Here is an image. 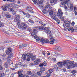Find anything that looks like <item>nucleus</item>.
Wrapping results in <instances>:
<instances>
[{
	"mask_svg": "<svg viewBox=\"0 0 77 77\" xmlns=\"http://www.w3.org/2000/svg\"><path fill=\"white\" fill-rule=\"evenodd\" d=\"M55 21L57 22L58 24H59V23H60V20L58 19V18L56 19Z\"/></svg>",
	"mask_w": 77,
	"mask_h": 77,
	"instance_id": "31",
	"label": "nucleus"
},
{
	"mask_svg": "<svg viewBox=\"0 0 77 77\" xmlns=\"http://www.w3.org/2000/svg\"><path fill=\"white\" fill-rule=\"evenodd\" d=\"M71 24L73 26H74V24H75V23L74 21H73L71 23Z\"/></svg>",
	"mask_w": 77,
	"mask_h": 77,
	"instance_id": "53",
	"label": "nucleus"
},
{
	"mask_svg": "<svg viewBox=\"0 0 77 77\" xmlns=\"http://www.w3.org/2000/svg\"><path fill=\"white\" fill-rule=\"evenodd\" d=\"M45 40L44 38H41L40 40V42L42 43L45 42Z\"/></svg>",
	"mask_w": 77,
	"mask_h": 77,
	"instance_id": "33",
	"label": "nucleus"
},
{
	"mask_svg": "<svg viewBox=\"0 0 77 77\" xmlns=\"http://www.w3.org/2000/svg\"><path fill=\"white\" fill-rule=\"evenodd\" d=\"M12 48H8V49L6 51V53L7 55H8V57H12L13 56V54L12 53Z\"/></svg>",
	"mask_w": 77,
	"mask_h": 77,
	"instance_id": "3",
	"label": "nucleus"
},
{
	"mask_svg": "<svg viewBox=\"0 0 77 77\" xmlns=\"http://www.w3.org/2000/svg\"><path fill=\"white\" fill-rule=\"evenodd\" d=\"M38 33L37 30L36 29H34L33 30V31L31 32V34L32 37L35 38H36L37 36L36 34V33Z\"/></svg>",
	"mask_w": 77,
	"mask_h": 77,
	"instance_id": "6",
	"label": "nucleus"
},
{
	"mask_svg": "<svg viewBox=\"0 0 77 77\" xmlns=\"http://www.w3.org/2000/svg\"><path fill=\"white\" fill-rule=\"evenodd\" d=\"M10 57H8L7 58V62H10L11 61V59H10Z\"/></svg>",
	"mask_w": 77,
	"mask_h": 77,
	"instance_id": "32",
	"label": "nucleus"
},
{
	"mask_svg": "<svg viewBox=\"0 0 77 77\" xmlns=\"http://www.w3.org/2000/svg\"><path fill=\"white\" fill-rule=\"evenodd\" d=\"M51 17L52 18H53V19H54V20H56V19H57V16L56 15L53 16H53H51Z\"/></svg>",
	"mask_w": 77,
	"mask_h": 77,
	"instance_id": "17",
	"label": "nucleus"
},
{
	"mask_svg": "<svg viewBox=\"0 0 77 77\" xmlns=\"http://www.w3.org/2000/svg\"><path fill=\"white\" fill-rule=\"evenodd\" d=\"M50 5H49V3L47 2V5L45 6V9H48L50 7Z\"/></svg>",
	"mask_w": 77,
	"mask_h": 77,
	"instance_id": "18",
	"label": "nucleus"
},
{
	"mask_svg": "<svg viewBox=\"0 0 77 77\" xmlns=\"http://www.w3.org/2000/svg\"><path fill=\"white\" fill-rule=\"evenodd\" d=\"M3 50H4V48H3V47H0V51L2 50L3 51Z\"/></svg>",
	"mask_w": 77,
	"mask_h": 77,
	"instance_id": "50",
	"label": "nucleus"
},
{
	"mask_svg": "<svg viewBox=\"0 0 77 77\" xmlns=\"http://www.w3.org/2000/svg\"><path fill=\"white\" fill-rule=\"evenodd\" d=\"M28 75H31V74H32V72L30 71H29L28 72Z\"/></svg>",
	"mask_w": 77,
	"mask_h": 77,
	"instance_id": "55",
	"label": "nucleus"
},
{
	"mask_svg": "<svg viewBox=\"0 0 77 77\" xmlns=\"http://www.w3.org/2000/svg\"><path fill=\"white\" fill-rule=\"evenodd\" d=\"M12 14H13V15H16L17 14V13H16V12H15V11H12Z\"/></svg>",
	"mask_w": 77,
	"mask_h": 77,
	"instance_id": "54",
	"label": "nucleus"
},
{
	"mask_svg": "<svg viewBox=\"0 0 77 77\" xmlns=\"http://www.w3.org/2000/svg\"><path fill=\"white\" fill-rule=\"evenodd\" d=\"M48 71H49V72L50 74H51L53 71V70H49Z\"/></svg>",
	"mask_w": 77,
	"mask_h": 77,
	"instance_id": "37",
	"label": "nucleus"
},
{
	"mask_svg": "<svg viewBox=\"0 0 77 77\" xmlns=\"http://www.w3.org/2000/svg\"><path fill=\"white\" fill-rule=\"evenodd\" d=\"M57 50H58L59 51H60L62 50V48H61L59 46H58V48Z\"/></svg>",
	"mask_w": 77,
	"mask_h": 77,
	"instance_id": "45",
	"label": "nucleus"
},
{
	"mask_svg": "<svg viewBox=\"0 0 77 77\" xmlns=\"http://www.w3.org/2000/svg\"><path fill=\"white\" fill-rule=\"evenodd\" d=\"M27 31H28V32H31V31L30 30V28H28L27 29Z\"/></svg>",
	"mask_w": 77,
	"mask_h": 77,
	"instance_id": "59",
	"label": "nucleus"
},
{
	"mask_svg": "<svg viewBox=\"0 0 77 77\" xmlns=\"http://www.w3.org/2000/svg\"><path fill=\"white\" fill-rule=\"evenodd\" d=\"M59 46H56L54 48V50H58V47Z\"/></svg>",
	"mask_w": 77,
	"mask_h": 77,
	"instance_id": "61",
	"label": "nucleus"
},
{
	"mask_svg": "<svg viewBox=\"0 0 77 77\" xmlns=\"http://www.w3.org/2000/svg\"><path fill=\"white\" fill-rule=\"evenodd\" d=\"M71 73L72 74H75V70H72L71 72Z\"/></svg>",
	"mask_w": 77,
	"mask_h": 77,
	"instance_id": "57",
	"label": "nucleus"
},
{
	"mask_svg": "<svg viewBox=\"0 0 77 77\" xmlns=\"http://www.w3.org/2000/svg\"><path fill=\"white\" fill-rule=\"evenodd\" d=\"M48 38L51 40V41L49 42L50 44H53L54 42V41H55L54 37L50 34L49 35Z\"/></svg>",
	"mask_w": 77,
	"mask_h": 77,
	"instance_id": "5",
	"label": "nucleus"
},
{
	"mask_svg": "<svg viewBox=\"0 0 77 77\" xmlns=\"http://www.w3.org/2000/svg\"><path fill=\"white\" fill-rule=\"evenodd\" d=\"M33 54H23L22 55L23 57V60H26V61H30V58H31V60L32 61H34L35 59H36V56H34L33 57Z\"/></svg>",
	"mask_w": 77,
	"mask_h": 77,
	"instance_id": "2",
	"label": "nucleus"
},
{
	"mask_svg": "<svg viewBox=\"0 0 77 77\" xmlns=\"http://www.w3.org/2000/svg\"><path fill=\"white\" fill-rule=\"evenodd\" d=\"M59 18H60L61 20L63 21H64V20H65L64 17H62V16L61 17H59Z\"/></svg>",
	"mask_w": 77,
	"mask_h": 77,
	"instance_id": "35",
	"label": "nucleus"
},
{
	"mask_svg": "<svg viewBox=\"0 0 77 77\" xmlns=\"http://www.w3.org/2000/svg\"><path fill=\"white\" fill-rule=\"evenodd\" d=\"M53 13H54V12H53V11H51L49 13V15H51V17L52 16H53Z\"/></svg>",
	"mask_w": 77,
	"mask_h": 77,
	"instance_id": "21",
	"label": "nucleus"
},
{
	"mask_svg": "<svg viewBox=\"0 0 77 77\" xmlns=\"http://www.w3.org/2000/svg\"><path fill=\"white\" fill-rule=\"evenodd\" d=\"M5 17H6V18H11V16L10 14H9L6 16Z\"/></svg>",
	"mask_w": 77,
	"mask_h": 77,
	"instance_id": "36",
	"label": "nucleus"
},
{
	"mask_svg": "<svg viewBox=\"0 0 77 77\" xmlns=\"http://www.w3.org/2000/svg\"><path fill=\"white\" fill-rule=\"evenodd\" d=\"M66 68L67 69H70L71 68V65L69 64V63L68 64H66Z\"/></svg>",
	"mask_w": 77,
	"mask_h": 77,
	"instance_id": "22",
	"label": "nucleus"
},
{
	"mask_svg": "<svg viewBox=\"0 0 77 77\" xmlns=\"http://www.w3.org/2000/svg\"><path fill=\"white\" fill-rule=\"evenodd\" d=\"M69 64H70L72 66H73V68H75V67L76 65H77V63L74 64V61H71L70 62H69Z\"/></svg>",
	"mask_w": 77,
	"mask_h": 77,
	"instance_id": "10",
	"label": "nucleus"
},
{
	"mask_svg": "<svg viewBox=\"0 0 77 77\" xmlns=\"http://www.w3.org/2000/svg\"><path fill=\"white\" fill-rule=\"evenodd\" d=\"M18 64H16L14 66L15 68H18Z\"/></svg>",
	"mask_w": 77,
	"mask_h": 77,
	"instance_id": "58",
	"label": "nucleus"
},
{
	"mask_svg": "<svg viewBox=\"0 0 77 77\" xmlns=\"http://www.w3.org/2000/svg\"><path fill=\"white\" fill-rule=\"evenodd\" d=\"M43 66H44V65L43 63H41L39 65V66H40V67H42Z\"/></svg>",
	"mask_w": 77,
	"mask_h": 77,
	"instance_id": "48",
	"label": "nucleus"
},
{
	"mask_svg": "<svg viewBox=\"0 0 77 77\" xmlns=\"http://www.w3.org/2000/svg\"><path fill=\"white\" fill-rule=\"evenodd\" d=\"M10 6V4H6L4 6V7L3 8L2 10L4 11H8V9H7L9 8Z\"/></svg>",
	"mask_w": 77,
	"mask_h": 77,
	"instance_id": "7",
	"label": "nucleus"
},
{
	"mask_svg": "<svg viewBox=\"0 0 77 77\" xmlns=\"http://www.w3.org/2000/svg\"><path fill=\"white\" fill-rule=\"evenodd\" d=\"M58 0H50V3H51L53 5H54L55 4L57 3Z\"/></svg>",
	"mask_w": 77,
	"mask_h": 77,
	"instance_id": "12",
	"label": "nucleus"
},
{
	"mask_svg": "<svg viewBox=\"0 0 77 77\" xmlns=\"http://www.w3.org/2000/svg\"><path fill=\"white\" fill-rule=\"evenodd\" d=\"M54 68L56 70H58V67H57V66L56 65H54Z\"/></svg>",
	"mask_w": 77,
	"mask_h": 77,
	"instance_id": "39",
	"label": "nucleus"
},
{
	"mask_svg": "<svg viewBox=\"0 0 77 77\" xmlns=\"http://www.w3.org/2000/svg\"><path fill=\"white\" fill-rule=\"evenodd\" d=\"M33 2H34V4H35V5H36V3H37V2H38V1L37 0H32Z\"/></svg>",
	"mask_w": 77,
	"mask_h": 77,
	"instance_id": "34",
	"label": "nucleus"
},
{
	"mask_svg": "<svg viewBox=\"0 0 77 77\" xmlns=\"http://www.w3.org/2000/svg\"><path fill=\"white\" fill-rule=\"evenodd\" d=\"M51 9H52V8L51 7H50L49 9H48V11H50V10H51Z\"/></svg>",
	"mask_w": 77,
	"mask_h": 77,
	"instance_id": "62",
	"label": "nucleus"
},
{
	"mask_svg": "<svg viewBox=\"0 0 77 77\" xmlns=\"http://www.w3.org/2000/svg\"><path fill=\"white\" fill-rule=\"evenodd\" d=\"M69 23H66L65 24V26L66 27H69V24L71 23L70 22H68Z\"/></svg>",
	"mask_w": 77,
	"mask_h": 77,
	"instance_id": "20",
	"label": "nucleus"
},
{
	"mask_svg": "<svg viewBox=\"0 0 77 77\" xmlns=\"http://www.w3.org/2000/svg\"><path fill=\"white\" fill-rule=\"evenodd\" d=\"M1 74H2V77H5V73H1Z\"/></svg>",
	"mask_w": 77,
	"mask_h": 77,
	"instance_id": "56",
	"label": "nucleus"
},
{
	"mask_svg": "<svg viewBox=\"0 0 77 77\" xmlns=\"http://www.w3.org/2000/svg\"><path fill=\"white\" fill-rule=\"evenodd\" d=\"M34 65H39V63L37 62V61L35 60L34 62Z\"/></svg>",
	"mask_w": 77,
	"mask_h": 77,
	"instance_id": "23",
	"label": "nucleus"
},
{
	"mask_svg": "<svg viewBox=\"0 0 77 77\" xmlns=\"http://www.w3.org/2000/svg\"><path fill=\"white\" fill-rule=\"evenodd\" d=\"M57 64L58 65V66L60 68L63 66V62H59L57 63Z\"/></svg>",
	"mask_w": 77,
	"mask_h": 77,
	"instance_id": "13",
	"label": "nucleus"
},
{
	"mask_svg": "<svg viewBox=\"0 0 77 77\" xmlns=\"http://www.w3.org/2000/svg\"><path fill=\"white\" fill-rule=\"evenodd\" d=\"M35 38L36 40L37 41H40V39L38 37H36Z\"/></svg>",
	"mask_w": 77,
	"mask_h": 77,
	"instance_id": "46",
	"label": "nucleus"
},
{
	"mask_svg": "<svg viewBox=\"0 0 77 77\" xmlns=\"http://www.w3.org/2000/svg\"><path fill=\"white\" fill-rule=\"evenodd\" d=\"M57 16H58L59 17H61V16L63 15V12L62 11V10L61 9H59L58 10V12L57 14Z\"/></svg>",
	"mask_w": 77,
	"mask_h": 77,
	"instance_id": "8",
	"label": "nucleus"
},
{
	"mask_svg": "<svg viewBox=\"0 0 77 77\" xmlns=\"http://www.w3.org/2000/svg\"><path fill=\"white\" fill-rule=\"evenodd\" d=\"M44 0H41L40 2H37V5H41L43 3Z\"/></svg>",
	"mask_w": 77,
	"mask_h": 77,
	"instance_id": "16",
	"label": "nucleus"
},
{
	"mask_svg": "<svg viewBox=\"0 0 77 77\" xmlns=\"http://www.w3.org/2000/svg\"><path fill=\"white\" fill-rule=\"evenodd\" d=\"M74 12H76V11H77V8H76V7L74 8Z\"/></svg>",
	"mask_w": 77,
	"mask_h": 77,
	"instance_id": "60",
	"label": "nucleus"
},
{
	"mask_svg": "<svg viewBox=\"0 0 77 77\" xmlns=\"http://www.w3.org/2000/svg\"><path fill=\"white\" fill-rule=\"evenodd\" d=\"M68 63H69V61H68V60L67 61H64L63 62V65H66H66L68 64Z\"/></svg>",
	"mask_w": 77,
	"mask_h": 77,
	"instance_id": "15",
	"label": "nucleus"
},
{
	"mask_svg": "<svg viewBox=\"0 0 77 77\" xmlns=\"http://www.w3.org/2000/svg\"><path fill=\"white\" fill-rule=\"evenodd\" d=\"M67 29L69 32L70 30H71V32L72 33H74V30H76V31H77V29H74L72 27L71 28L70 26H69V27L67 28Z\"/></svg>",
	"mask_w": 77,
	"mask_h": 77,
	"instance_id": "11",
	"label": "nucleus"
},
{
	"mask_svg": "<svg viewBox=\"0 0 77 77\" xmlns=\"http://www.w3.org/2000/svg\"><path fill=\"white\" fill-rule=\"evenodd\" d=\"M42 25H43V24L38 26L37 27L36 29L37 30H45L46 28H44L42 26Z\"/></svg>",
	"mask_w": 77,
	"mask_h": 77,
	"instance_id": "9",
	"label": "nucleus"
},
{
	"mask_svg": "<svg viewBox=\"0 0 77 77\" xmlns=\"http://www.w3.org/2000/svg\"><path fill=\"white\" fill-rule=\"evenodd\" d=\"M69 8H70V9L72 10V9H73V6H70Z\"/></svg>",
	"mask_w": 77,
	"mask_h": 77,
	"instance_id": "64",
	"label": "nucleus"
},
{
	"mask_svg": "<svg viewBox=\"0 0 77 77\" xmlns=\"http://www.w3.org/2000/svg\"><path fill=\"white\" fill-rule=\"evenodd\" d=\"M10 69L11 71H15V68H10Z\"/></svg>",
	"mask_w": 77,
	"mask_h": 77,
	"instance_id": "63",
	"label": "nucleus"
},
{
	"mask_svg": "<svg viewBox=\"0 0 77 77\" xmlns=\"http://www.w3.org/2000/svg\"><path fill=\"white\" fill-rule=\"evenodd\" d=\"M5 69V72H9V69L8 68H6Z\"/></svg>",
	"mask_w": 77,
	"mask_h": 77,
	"instance_id": "43",
	"label": "nucleus"
},
{
	"mask_svg": "<svg viewBox=\"0 0 77 77\" xmlns=\"http://www.w3.org/2000/svg\"><path fill=\"white\" fill-rule=\"evenodd\" d=\"M35 60L38 63H39V62H40V60L39 59H37V60Z\"/></svg>",
	"mask_w": 77,
	"mask_h": 77,
	"instance_id": "52",
	"label": "nucleus"
},
{
	"mask_svg": "<svg viewBox=\"0 0 77 77\" xmlns=\"http://www.w3.org/2000/svg\"><path fill=\"white\" fill-rule=\"evenodd\" d=\"M40 70L43 72V71H45V68L43 67L40 69Z\"/></svg>",
	"mask_w": 77,
	"mask_h": 77,
	"instance_id": "30",
	"label": "nucleus"
},
{
	"mask_svg": "<svg viewBox=\"0 0 77 77\" xmlns=\"http://www.w3.org/2000/svg\"><path fill=\"white\" fill-rule=\"evenodd\" d=\"M42 73V71L40 70V71L38 73V75L39 76V77H41V75Z\"/></svg>",
	"mask_w": 77,
	"mask_h": 77,
	"instance_id": "24",
	"label": "nucleus"
},
{
	"mask_svg": "<svg viewBox=\"0 0 77 77\" xmlns=\"http://www.w3.org/2000/svg\"><path fill=\"white\" fill-rule=\"evenodd\" d=\"M70 1V0H60L61 2H65V1H66L67 2H68Z\"/></svg>",
	"mask_w": 77,
	"mask_h": 77,
	"instance_id": "44",
	"label": "nucleus"
},
{
	"mask_svg": "<svg viewBox=\"0 0 77 77\" xmlns=\"http://www.w3.org/2000/svg\"><path fill=\"white\" fill-rule=\"evenodd\" d=\"M4 65L5 67L6 68H8L9 66H8V63L7 62L5 63Z\"/></svg>",
	"mask_w": 77,
	"mask_h": 77,
	"instance_id": "19",
	"label": "nucleus"
},
{
	"mask_svg": "<svg viewBox=\"0 0 77 77\" xmlns=\"http://www.w3.org/2000/svg\"><path fill=\"white\" fill-rule=\"evenodd\" d=\"M2 70H3V66L0 65V70L2 71Z\"/></svg>",
	"mask_w": 77,
	"mask_h": 77,
	"instance_id": "47",
	"label": "nucleus"
},
{
	"mask_svg": "<svg viewBox=\"0 0 77 77\" xmlns=\"http://www.w3.org/2000/svg\"><path fill=\"white\" fill-rule=\"evenodd\" d=\"M44 30L45 31V32H46V33H47L49 35V34H50V33H51V31H50V30L48 29V28H46L45 30Z\"/></svg>",
	"mask_w": 77,
	"mask_h": 77,
	"instance_id": "14",
	"label": "nucleus"
},
{
	"mask_svg": "<svg viewBox=\"0 0 77 77\" xmlns=\"http://www.w3.org/2000/svg\"><path fill=\"white\" fill-rule=\"evenodd\" d=\"M18 65H20V66H23V63H22L20 62V63H18Z\"/></svg>",
	"mask_w": 77,
	"mask_h": 77,
	"instance_id": "49",
	"label": "nucleus"
},
{
	"mask_svg": "<svg viewBox=\"0 0 77 77\" xmlns=\"http://www.w3.org/2000/svg\"><path fill=\"white\" fill-rule=\"evenodd\" d=\"M45 43H49V41L48 39H46L45 40Z\"/></svg>",
	"mask_w": 77,
	"mask_h": 77,
	"instance_id": "42",
	"label": "nucleus"
},
{
	"mask_svg": "<svg viewBox=\"0 0 77 77\" xmlns=\"http://www.w3.org/2000/svg\"><path fill=\"white\" fill-rule=\"evenodd\" d=\"M22 47H27V45L24 44H23L22 45Z\"/></svg>",
	"mask_w": 77,
	"mask_h": 77,
	"instance_id": "40",
	"label": "nucleus"
},
{
	"mask_svg": "<svg viewBox=\"0 0 77 77\" xmlns=\"http://www.w3.org/2000/svg\"><path fill=\"white\" fill-rule=\"evenodd\" d=\"M28 21H29V22H30V23H32V24H34L35 23H34V21H33L32 20L30 19H29L28 20Z\"/></svg>",
	"mask_w": 77,
	"mask_h": 77,
	"instance_id": "29",
	"label": "nucleus"
},
{
	"mask_svg": "<svg viewBox=\"0 0 77 77\" xmlns=\"http://www.w3.org/2000/svg\"><path fill=\"white\" fill-rule=\"evenodd\" d=\"M12 6H13L14 7L13 8H10L8 9V11L9 12H14L15 9H18L19 8L18 5L17 4H15L13 3L12 4Z\"/></svg>",
	"mask_w": 77,
	"mask_h": 77,
	"instance_id": "4",
	"label": "nucleus"
},
{
	"mask_svg": "<svg viewBox=\"0 0 77 77\" xmlns=\"http://www.w3.org/2000/svg\"><path fill=\"white\" fill-rule=\"evenodd\" d=\"M31 16V15H30V14H29V13H27L26 14V17H27V18H30Z\"/></svg>",
	"mask_w": 77,
	"mask_h": 77,
	"instance_id": "27",
	"label": "nucleus"
},
{
	"mask_svg": "<svg viewBox=\"0 0 77 77\" xmlns=\"http://www.w3.org/2000/svg\"><path fill=\"white\" fill-rule=\"evenodd\" d=\"M14 17V21L16 22L19 29H21L22 30H25L27 29L28 26L26 23H23L20 24V16L19 15H15Z\"/></svg>",
	"mask_w": 77,
	"mask_h": 77,
	"instance_id": "1",
	"label": "nucleus"
},
{
	"mask_svg": "<svg viewBox=\"0 0 77 77\" xmlns=\"http://www.w3.org/2000/svg\"><path fill=\"white\" fill-rule=\"evenodd\" d=\"M9 12H5V17H6L7 15H9Z\"/></svg>",
	"mask_w": 77,
	"mask_h": 77,
	"instance_id": "38",
	"label": "nucleus"
},
{
	"mask_svg": "<svg viewBox=\"0 0 77 77\" xmlns=\"http://www.w3.org/2000/svg\"><path fill=\"white\" fill-rule=\"evenodd\" d=\"M43 55H44V56H45V54H46V52H45V51H43L42 53Z\"/></svg>",
	"mask_w": 77,
	"mask_h": 77,
	"instance_id": "51",
	"label": "nucleus"
},
{
	"mask_svg": "<svg viewBox=\"0 0 77 77\" xmlns=\"http://www.w3.org/2000/svg\"><path fill=\"white\" fill-rule=\"evenodd\" d=\"M1 31H3V32H4V33H5L6 34H8V33H9V32H8L6 31L5 30H3V29H1Z\"/></svg>",
	"mask_w": 77,
	"mask_h": 77,
	"instance_id": "25",
	"label": "nucleus"
},
{
	"mask_svg": "<svg viewBox=\"0 0 77 77\" xmlns=\"http://www.w3.org/2000/svg\"><path fill=\"white\" fill-rule=\"evenodd\" d=\"M27 8V9H31V10H33V9H32V8L30 6H28L27 7V8Z\"/></svg>",
	"mask_w": 77,
	"mask_h": 77,
	"instance_id": "41",
	"label": "nucleus"
},
{
	"mask_svg": "<svg viewBox=\"0 0 77 77\" xmlns=\"http://www.w3.org/2000/svg\"><path fill=\"white\" fill-rule=\"evenodd\" d=\"M26 10H27V11H28V12H30V13H33V12L31 10H29L28 9V8H26Z\"/></svg>",
	"mask_w": 77,
	"mask_h": 77,
	"instance_id": "26",
	"label": "nucleus"
},
{
	"mask_svg": "<svg viewBox=\"0 0 77 77\" xmlns=\"http://www.w3.org/2000/svg\"><path fill=\"white\" fill-rule=\"evenodd\" d=\"M43 64L44 66H46L47 65V62L46 61H45L43 62Z\"/></svg>",
	"mask_w": 77,
	"mask_h": 77,
	"instance_id": "28",
	"label": "nucleus"
}]
</instances>
